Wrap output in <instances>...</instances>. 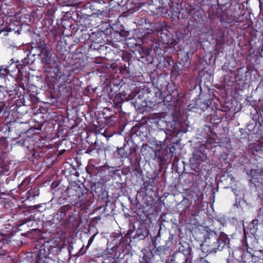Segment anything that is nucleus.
Masks as SVG:
<instances>
[{"mask_svg": "<svg viewBox=\"0 0 263 263\" xmlns=\"http://www.w3.org/2000/svg\"><path fill=\"white\" fill-rule=\"evenodd\" d=\"M38 50V55L48 77L54 78L59 83L58 91L61 95H70L75 86L78 85L79 80L74 76V70L72 68H66L63 70L60 65L51 59V54L47 44L40 41L35 46Z\"/></svg>", "mask_w": 263, "mask_h": 263, "instance_id": "nucleus-1", "label": "nucleus"}, {"mask_svg": "<svg viewBox=\"0 0 263 263\" xmlns=\"http://www.w3.org/2000/svg\"><path fill=\"white\" fill-rule=\"evenodd\" d=\"M168 10L172 13V16L178 20L188 18V26L191 29L199 27L200 21L202 17L200 11L194 6L187 5L185 8L182 7V0H169Z\"/></svg>", "mask_w": 263, "mask_h": 263, "instance_id": "nucleus-2", "label": "nucleus"}, {"mask_svg": "<svg viewBox=\"0 0 263 263\" xmlns=\"http://www.w3.org/2000/svg\"><path fill=\"white\" fill-rule=\"evenodd\" d=\"M204 241L200 245V249L204 254H214L229 247L230 238L224 232L218 235L214 230L206 228Z\"/></svg>", "mask_w": 263, "mask_h": 263, "instance_id": "nucleus-3", "label": "nucleus"}, {"mask_svg": "<svg viewBox=\"0 0 263 263\" xmlns=\"http://www.w3.org/2000/svg\"><path fill=\"white\" fill-rule=\"evenodd\" d=\"M91 179L85 181L91 191L99 195L103 193L104 184L108 181L109 176V169L105 166H95L91 165L86 169Z\"/></svg>", "mask_w": 263, "mask_h": 263, "instance_id": "nucleus-4", "label": "nucleus"}, {"mask_svg": "<svg viewBox=\"0 0 263 263\" xmlns=\"http://www.w3.org/2000/svg\"><path fill=\"white\" fill-rule=\"evenodd\" d=\"M66 192L71 203L74 204L83 202L84 207L89 206L92 202V197L95 192L91 191L84 186L74 182L67 189Z\"/></svg>", "mask_w": 263, "mask_h": 263, "instance_id": "nucleus-5", "label": "nucleus"}, {"mask_svg": "<svg viewBox=\"0 0 263 263\" xmlns=\"http://www.w3.org/2000/svg\"><path fill=\"white\" fill-rule=\"evenodd\" d=\"M100 3L97 1H94L89 5V8L93 11L91 14H87L81 10H76L74 11L70 10L67 12V14L72 20L78 23V25H86V21L92 20L93 17H99L100 15L102 16L104 12L103 8H100Z\"/></svg>", "mask_w": 263, "mask_h": 263, "instance_id": "nucleus-6", "label": "nucleus"}, {"mask_svg": "<svg viewBox=\"0 0 263 263\" xmlns=\"http://www.w3.org/2000/svg\"><path fill=\"white\" fill-rule=\"evenodd\" d=\"M171 27L165 22H157L155 23L152 29H148L147 31L141 37L142 42H146L148 39L152 38V33L156 32L158 36H160L161 41L164 44H170L172 43V35L168 29Z\"/></svg>", "mask_w": 263, "mask_h": 263, "instance_id": "nucleus-7", "label": "nucleus"}, {"mask_svg": "<svg viewBox=\"0 0 263 263\" xmlns=\"http://www.w3.org/2000/svg\"><path fill=\"white\" fill-rule=\"evenodd\" d=\"M206 149V146L204 144L195 148L193 153L192 158L190 160L192 165L199 171L201 162L206 159L207 157L205 153Z\"/></svg>", "mask_w": 263, "mask_h": 263, "instance_id": "nucleus-8", "label": "nucleus"}, {"mask_svg": "<svg viewBox=\"0 0 263 263\" xmlns=\"http://www.w3.org/2000/svg\"><path fill=\"white\" fill-rule=\"evenodd\" d=\"M71 208L72 206L67 204L61 206L58 210L57 213V220L60 225L67 227L70 224L71 219L75 218L73 214L69 215L68 216H66V212L71 210Z\"/></svg>", "mask_w": 263, "mask_h": 263, "instance_id": "nucleus-9", "label": "nucleus"}, {"mask_svg": "<svg viewBox=\"0 0 263 263\" xmlns=\"http://www.w3.org/2000/svg\"><path fill=\"white\" fill-rule=\"evenodd\" d=\"M181 250V249H180ZM192 249L188 246L186 249L179 250L173 255L172 260L176 263H192Z\"/></svg>", "mask_w": 263, "mask_h": 263, "instance_id": "nucleus-10", "label": "nucleus"}, {"mask_svg": "<svg viewBox=\"0 0 263 263\" xmlns=\"http://www.w3.org/2000/svg\"><path fill=\"white\" fill-rule=\"evenodd\" d=\"M128 35L129 32L127 31L121 30L118 32L111 28L108 29L106 30V41L109 44H114L116 42L115 40H118L117 36L127 37Z\"/></svg>", "mask_w": 263, "mask_h": 263, "instance_id": "nucleus-11", "label": "nucleus"}, {"mask_svg": "<svg viewBox=\"0 0 263 263\" xmlns=\"http://www.w3.org/2000/svg\"><path fill=\"white\" fill-rule=\"evenodd\" d=\"M240 17L233 15L232 14H229L227 13H222V15L220 18V22L221 25L225 28H229L230 27V24L233 22H240Z\"/></svg>", "mask_w": 263, "mask_h": 263, "instance_id": "nucleus-12", "label": "nucleus"}, {"mask_svg": "<svg viewBox=\"0 0 263 263\" xmlns=\"http://www.w3.org/2000/svg\"><path fill=\"white\" fill-rule=\"evenodd\" d=\"M103 34H105L103 32H92L89 36L90 41L91 42L90 47L94 46V49H99V47L104 45Z\"/></svg>", "mask_w": 263, "mask_h": 263, "instance_id": "nucleus-13", "label": "nucleus"}, {"mask_svg": "<svg viewBox=\"0 0 263 263\" xmlns=\"http://www.w3.org/2000/svg\"><path fill=\"white\" fill-rule=\"evenodd\" d=\"M220 182L223 188L228 189L232 187L235 184V179L232 175L224 173L220 177Z\"/></svg>", "mask_w": 263, "mask_h": 263, "instance_id": "nucleus-14", "label": "nucleus"}, {"mask_svg": "<svg viewBox=\"0 0 263 263\" xmlns=\"http://www.w3.org/2000/svg\"><path fill=\"white\" fill-rule=\"evenodd\" d=\"M135 233L134 235V238L138 239V240L144 239L148 233V231L146 230L145 227L142 224H140L137 229L134 228Z\"/></svg>", "mask_w": 263, "mask_h": 263, "instance_id": "nucleus-15", "label": "nucleus"}, {"mask_svg": "<svg viewBox=\"0 0 263 263\" xmlns=\"http://www.w3.org/2000/svg\"><path fill=\"white\" fill-rule=\"evenodd\" d=\"M163 100L164 102H170V105H175V103H178V102L180 101L177 90L174 91L172 93L168 94Z\"/></svg>", "mask_w": 263, "mask_h": 263, "instance_id": "nucleus-16", "label": "nucleus"}, {"mask_svg": "<svg viewBox=\"0 0 263 263\" xmlns=\"http://www.w3.org/2000/svg\"><path fill=\"white\" fill-rule=\"evenodd\" d=\"M136 58L140 61V59H145L149 54V50L145 47H140L137 50L134 52Z\"/></svg>", "mask_w": 263, "mask_h": 263, "instance_id": "nucleus-17", "label": "nucleus"}, {"mask_svg": "<svg viewBox=\"0 0 263 263\" xmlns=\"http://www.w3.org/2000/svg\"><path fill=\"white\" fill-rule=\"evenodd\" d=\"M215 36L217 37V44H223L228 37V33L222 28H218L215 33Z\"/></svg>", "mask_w": 263, "mask_h": 263, "instance_id": "nucleus-18", "label": "nucleus"}, {"mask_svg": "<svg viewBox=\"0 0 263 263\" xmlns=\"http://www.w3.org/2000/svg\"><path fill=\"white\" fill-rule=\"evenodd\" d=\"M49 250L45 245H42L40 247L39 252L37 253V258L35 261L39 259L42 260H45L47 256L49 254Z\"/></svg>", "mask_w": 263, "mask_h": 263, "instance_id": "nucleus-19", "label": "nucleus"}, {"mask_svg": "<svg viewBox=\"0 0 263 263\" xmlns=\"http://www.w3.org/2000/svg\"><path fill=\"white\" fill-rule=\"evenodd\" d=\"M99 210L102 213L103 215L105 217L111 216L114 215V210L111 204L110 205L106 204L105 206H101L99 207Z\"/></svg>", "mask_w": 263, "mask_h": 263, "instance_id": "nucleus-20", "label": "nucleus"}, {"mask_svg": "<svg viewBox=\"0 0 263 263\" xmlns=\"http://www.w3.org/2000/svg\"><path fill=\"white\" fill-rule=\"evenodd\" d=\"M11 61H12V62L9 64H7V67H6L7 68V70L9 71V72H14L16 71V70H17L18 73L21 72V65H19L18 61L15 62L13 59H11Z\"/></svg>", "mask_w": 263, "mask_h": 263, "instance_id": "nucleus-21", "label": "nucleus"}, {"mask_svg": "<svg viewBox=\"0 0 263 263\" xmlns=\"http://www.w3.org/2000/svg\"><path fill=\"white\" fill-rule=\"evenodd\" d=\"M248 244H246V249L242 248H238L234 250L232 252V255L233 257L238 261H240L242 260V257L246 249H248Z\"/></svg>", "mask_w": 263, "mask_h": 263, "instance_id": "nucleus-22", "label": "nucleus"}, {"mask_svg": "<svg viewBox=\"0 0 263 263\" xmlns=\"http://www.w3.org/2000/svg\"><path fill=\"white\" fill-rule=\"evenodd\" d=\"M131 161H136L138 160L137 148L135 146L130 147L127 151V157Z\"/></svg>", "mask_w": 263, "mask_h": 263, "instance_id": "nucleus-23", "label": "nucleus"}, {"mask_svg": "<svg viewBox=\"0 0 263 263\" xmlns=\"http://www.w3.org/2000/svg\"><path fill=\"white\" fill-rule=\"evenodd\" d=\"M111 236L114 238V241L116 240V245L121 246L122 242L124 243L126 240V243H127L128 239L125 236L123 237L122 235H121L120 232L119 233H113L111 234Z\"/></svg>", "mask_w": 263, "mask_h": 263, "instance_id": "nucleus-24", "label": "nucleus"}, {"mask_svg": "<svg viewBox=\"0 0 263 263\" xmlns=\"http://www.w3.org/2000/svg\"><path fill=\"white\" fill-rule=\"evenodd\" d=\"M262 152V146L259 144H252L250 146V153L254 156H258Z\"/></svg>", "mask_w": 263, "mask_h": 263, "instance_id": "nucleus-25", "label": "nucleus"}, {"mask_svg": "<svg viewBox=\"0 0 263 263\" xmlns=\"http://www.w3.org/2000/svg\"><path fill=\"white\" fill-rule=\"evenodd\" d=\"M140 190L144 195H148L150 193L154 192V187L147 182L144 181Z\"/></svg>", "mask_w": 263, "mask_h": 263, "instance_id": "nucleus-26", "label": "nucleus"}, {"mask_svg": "<svg viewBox=\"0 0 263 263\" xmlns=\"http://www.w3.org/2000/svg\"><path fill=\"white\" fill-rule=\"evenodd\" d=\"M177 241L174 239L173 235H170L168 239L165 242V247L167 250H173L175 249Z\"/></svg>", "mask_w": 263, "mask_h": 263, "instance_id": "nucleus-27", "label": "nucleus"}, {"mask_svg": "<svg viewBox=\"0 0 263 263\" xmlns=\"http://www.w3.org/2000/svg\"><path fill=\"white\" fill-rule=\"evenodd\" d=\"M222 80L228 85H231L232 83H234L236 81L235 74L233 71L231 70L230 74L225 75L223 77Z\"/></svg>", "mask_w": 263, "mask_h": 263, "instance_id": "nucleus-28", "label": "nucleus"}, {"mask_svg": "<svg viewBox=\"0 0 263 263\" xmlns=\"http://www.w3.org/2000/svg\"><path fill=\"white\" fill-rule=\"evenodd\" d=\"M259 224V220L258 218H255L252 220L251 224L250 226V232L252 234H256L257 230V226Z\"/></svg>", "mask_w": 263, "mask_h": 263, "instance_id": "nucleus-29", "label": "nucleus"}, {"mask_svg": "<svg viewBox=\"0 0 263 263\" xmlns=\"http://www.w3.org/2000/svg\"><path fill=\"white\" fill-rule=\"evenodd\" d=\"M251 259H252V254L247 249L242 257V260H240V261L243 263H250L251 262Z\"/></svg>", "mask_w": 263, "mask_h": 263, "instance_id": "nucleus-30", "label": "nucleus"}, {"mask_svg": "<svg viewBox=\"0 0 263 263\" xmlns=\"http://www.w3.org/2000/svg\"><path fill=\"white\" fill-rule=\"evenodd\" d=\"M8 92L4 87L0 86V102L7 100Z\"/></svg>", "mask_w": 263, "mask_h": 263, "instance_id": "nucleus-31", "label": "nucleus"}, {"mask_svg": "<svg viewBox=\"0 0 263 263\" xmlns=\"http://www.w3.org/2000/svg\"><path fill=\"white\" fill-rule=\"evenodd\" d=\"M158 180L159 176L158 175H155L151 178H148V180L145 181L154 187L157 185V183L158 182Z\"/></svg>", "mask_w": 263, "mask_h": 263, "instance_id": "nucleus-32", "label": "nucleus"}, {"mask_svg": "<svg viewBox=\"0 0 263 263\" xmlns=\"http://www.w3.org/2000/svg\"><path fill=\"white\" fill-rule=\"evenodd\" d=\"M165 149L167 153L171 154L172 156L175 153V147L174 145V142H170L169 144H167L166 146L165 147Z\"/></svg>", "mask_w": 263, "mask_h": 263, "instance_id": "nucleus-33", "label": "nucleus"}, {"mask_svg": "<svg viewBox=\"0 0 263 263\" xmlns=\"http://www.w3.org/2000/svg\"><path fill=\"white\" fill-rule=\"evenodd\" d=\"M26 194H27V199H28L31 197H35V196H38L39 195V191L38 190L33 189L28 191Z\"/></svg>", "mask_w": 263, "mask_h": 263, "instance_id": "nucleus-34", "label": "nucleus"}, {"mask_svg": "<svg viewBox=\"0 0 263 263\" xmlns=\"http://www.w3.org/2000/svg\"><path fill=\"white\" fill-rule=\"evenodd\" d=\"M132 54L128 52L124 51L122 54V59L123 61L125 62H128V65H129V62L131 60Z\"/></svg>", "mask_w": 263, "mask_h": 263, "instance_id": "nucleus-35", "label": "nucleus"}, {"mask_svg": "<svg viewBox=\"0 0 263 263\" xmlns=\"http://www.w3.org/2000/svg\"><path fill=\"white\" fill-rule=\"evenodd\" d=\"M6 67H7L6 65H4L1 66L0 78H5L9 73V71L7 70V68H6Z\"/></svg>", "mask_w": 263, "mask_h": 263, "instance_id": "nucleus-36", "label": "nucleus"}, {"mask_svg": "<svg viewBox=\"0 0 263 263\" xmlns=\"http://www.w3.org/2000/svg\"><path fill=\"white\" fill-rule=\"evenodd\" d=\"M167 250L165 246H159L156 248L155 251V253L159 256H161L165 253V251Z\"/></svg>", "mask_w": 263, "mask_h": 263, "instance_id": "nucleus-37", "label": "nucleus"}, {"mask_svg": "<svg viewBox=\"0 0 263 263\" xmlns=\"http://www.w3.org/2000/svg\"><path fill=\"white\" fill-rule=\"evenodd\" d=\"M118 120L117 117L115 116H109L106 120L107 123L110 126H114Z\"/></svg>", "mask_w": 263, "mask_h": 263, "instance_id": "nucleus-38", "label": "nucleus"}, {"mask_svg": "<svg viewBox=\"0 0 263 263\" xmlns=\"http://www.w3.org/2000/svg\"><path fill=\"white\" fill-rule=\"evenodd\" d=\"M18 64L20 65L21 70L24 69V67L28 66L30 63V60L28 58H24V59H22L21 61H18Z\"/></svg>", "mask_w": 263, "mask_h": 263, "instance_id": "nucleus-39", "label": "nucleus"}, {"mask_svg": "<svg viewBox=\"0 0 263 263\" xmlns=\"http://www.w3.org/2000/svg\"><path fill=\"white\" fill-rule=\"evenodd\" d=\"M117 151L120 158H124L127 157V151L125 150L124 147L118 148Z\"/></svg>", "mask_w": 263, "mask_h": 263, "instance_id": "nucleus-40", "label": "nucleus"}, {"mask_svg": "<svg viewBox=\"0 0 263 263\" xmlns=\"http://www.w3.org/2000/svg\"><path fill=\"white\" fill-rule=\"evenodd\" d=\"M196 199H195V202L197 203H201L203 198V194L200 190L198 191V192L196 193Z\"/></svg>", "mask_w": 263, "mask_h": 263, "instance_id": "nucleus-41", "label": "nucleus"}, {"mask_svg": "<svg viewBox=\"0 0 263 263\" xmlns=\"http://www.w3.org/2000/svg\"><path fill=\"white\" fill-rule=\"evenodd\" d=\"M216 139L214 138L208 136L206 138V144H210L212 147H215L216 145Z\"/></svg>", "mask_w": 263, "mask_h": 263, "instance_id": "nucleus-42", "label": "nucleus"}, {"mask_svg": "<svg viewBox=\"0 0 263 263\" xmlns=\"http://www.w3.org/2000/svg\"><path fill=\"white\" fill-rule=\"evenodd\" d=\"M117 261L116 260V258L114 257H112L111 255H109L107 257V258L105 259L104 261H103L102 263H117Z\"/></svg>", "mask_w": 263, "mask_h": 263, "instance_id": "nucleus-43", "label": "nucleus"}, {"mask_svg": "<svg viewBox=\"0 0 263 263\" xmlns=\"http://www.w3.org/2000/svg\"><path fill=\"white\" fill-rule=\"evenodd\" d=\"M251 261L253 263H263V258H261L257 256L252 255Z\"/></svg>", "mask_w": 263, "mask_h": 263, "instance_id": "nucleus-44", "label": "nucleus"}, {"mask_svg": "<svg viewBox=\"0 0 263 263\" xmlns=\"http://www.w3.org/2000/svg\"><path fill=\"white\" fill-rule=\"evenodd\" d=\"M122 97H123V95L121 93H119L116 95L113 101H117V102H120L121 103H123L124 101L123 100Z\"/></svg>", "mask_w": 263, "mask_h": 263, "instance_id": "nucleus-45", "label": "nucleus"}, {"mask_svg": "<svg viewBox=\"0 0 263 263\" xmlns=\"http://www.w3.org/2000/svg\"><path fill=\"white\" fill-rule=\"evenodd\" d=\"M120 70L122 73H126L129 74L130 72L126 64L120 66Z\"/></svg>", "mask_w": 263, "mask_h": 263, "instance_id": "nucleus-46", "label": "nucleus"}, {"mask_svg": "<svg viewBox=\"0 0 263 263\" xmlns=\"http://www.w3.org/2000/svg\"><path fill=\"white\" fill-rule=\"evenodd\" d=\"M17 143L20 145L29 148V145L28 144V142L26 140H25L23 139H22L20 141H18Z\"/></svg>", "mask_w": 263, "mask_h": 263, "instance_id": "nucleus-47", "label": "nucleus"}, {"mask_svg": "<svg viewBox=\"0 0 263 263\" xmlns=\"http://www.w3.org/2000/svg\"><path fill=\"white\" fill-rule=\"evenodd\" d=\"M29 98L32 104L37 102V98L35 95L32 94L29 95Z\"/></svg>", "mask_w": 263, "mask_h": 263, "instance_id": "nucleus-48", "label": "nucleus"}, {"mask_svg": "<svg viewBox=\"0 0 263 263\" xmlns=\"http://www.w3.org/2000/svg\"><path fill=\"white\" fill-rule=\"evenodd\" d=\"M83 248H84V245L83 247L79 250V251L74 254L73 256H76L77 257H78L82 255H83L85 253V252L83 251Z\"/></svg>", "mask_w": 263, "mask_h": 263, "instance_id": "nucleus-49", "label": "nucleus"}, {"mask_svg": "<svg viewBox=\"0 0 263 263\" xmlns=\"http://www.w3.org/2000/svg\"><path fill=\"white\" fill-rule=\"evenodd\" d=\"M97 234V233H96V234L92 235L90 237V238L89 239L88 241V243H87V247H86L87 248H88L91 245V243H92V242L94 240L95 237L96 236Z\"/></svg>", "mask_w": 263, "mask_h": 263, "instance_id": "nucleus-50", "label": "nucleus"}, {"mask_svg": "<svg viewBox=\"0 0 263 263\" xmlns=\"http://www.w3.org/2000/svg\"><path fill=\"white\" fill-rule=\"evenodd\" d=\"M114 107L117 109H121V106L122 104L123 103L120 102H117V101H113Z\"/></svg>", "mask_w": 263, "mask_h": 263, "instance_id": "nucleus-51", "label": "nucleus"}, {"mask_svg": "<svg viewBox=\"0 0 263 263\" xmlns=\"http://www.w3.org/2000/svg\"><path fill=\"white\" fill-rule=\"evenodd\" d=\"M136 130H137V128L133 127V128L131 129V131H130V134H135L137 135V133H136Z\"/></svg>", "mask_w": 263, "mask_h": 263, "instance_id": "nucleus-52", "label": "nucleus"}, {"mask_svg": "<svg viewBox=\"0 0 263 263\" xmlns=\"http://www.w3.org/2000/svg\"><path fill=\"white\" fill-rule=\"evenodd\" d=\"M93 150V148H92L91 147H89L88 148H87L86 149V153L87 154H90Z\"/></svg>", "mask_w": 263, "mask_h": 263, "instance_id": "nucleus-53", "label": "nucleus"}, {"mask_svg": "<svg viewBox=\"0 0 263 263\" xmlns=\"http://www.w3.org/2000/svg\"><path fill=\"white\" fill-rule=\"evenodd\" d=\"M35 263H46L45 260H39L37 261H35Z\"/></svg>", "mask_w": 263, "mask_h": 263, "instance_id": "nucleus-54", "label": "nucleus"}, {"mask_svg": "<svg viewBox=\"0 0 263 263\" xmlns=\"http://www.w3.org/2000/svg\"><path fill=\"white\" fill-rule=\"evenodd\" d=\"M227 263H238L232 260H228Z\"/></svg>", "mask_w": 263, "mask_h": 263, "instance_id": "nucleus-55", "label": "nucleus"}, {"mask_svg": "<svg viewBox=\"0 0 263 263\" xmlns=\"http://www.w3.org/2000/svg\"><path fill=\"white\" fill-rule=\"evenodd\" d=\"M29 233V232H28V233H22L21 235H23V236H26L27 234H28Z\"/></svg>", "mask_w": 263, "mask_h": 263, "instance_id": "nucleus-56", "label": "nucleus"}, {"mask_svg": "<svg viewBox=\"0 0 263 263\" xmlns=\"http://www.w3.org/2000/svg\"><path fill=\"white\" fill-rule=\"evenodd\" d=\"M65 151H65V149H64V150H63V151H62V152L60 154V155L63 154V153H64V152H65Z\"/></svg>", "mask_w": 263, "mask_h": 263, "instance_id": "nucleus-57", "label": "nucleus"}, {"mask_svg": "<svg viewBox=\"0 0 263 263\" xmlns=\"http://www.w3.org/2000/svg\"><path fill=\"white\" fill-rule=\"evenodd\" d=\"M57 191H59V189H58V190H56L55 191V193H54V195L55 194V193H56Z\"/></svg>", "mask_w": 263, "mask_h": 263, "instance_id": "nucleus-58", "label": "nucleus"}, {"mask_svg": "<svg viewBox=\"0 0 263 263\" xmlns=\"http://www.w3.org/2000/svg\"><path fill=\"white\" fill-rule=\"evenodd\" d=\"M185 37L184 34H182V36H180V37L183 39Z\"/></svg>", "mask_w": 263, "mask_h": 263, "instance_id": "nucleus-59", "label": "nucleus"}, {"mask_svg": "<svg viewBox=\"0 0 263 263\" xmlns=\"http://www.w3.org/2000/svg\"><path fill=\"white\" fill-rule=\"evenodd\" d=\"M25 103H26V102H25V100L24 99V101H23V104H24V105H26Z\"/></svg>", "mask_w": 263, "mask_h": 263, "instance_id": "nucleus-60", "label": "nucleus"}, {"mask_svg": "<svg viewBox=\"0 0 263 263\" xmlns=\"http://www.w3.org/2000/svg\"><path fill=\"white\" fill-rule=\"evenodd\" d=\"M17 108V105H16L15 107L13 108V109H15Z\"/></svg>", "mask_w": 263, "mask_h": 263, "instance_id": "nucleus-61", "label": "nucleus"}, {"mask_svg": "<svg viewBox=\"0 0 263 263\" xmlns=\"http://www.w3.org/2000/svg\"><path fill=\"white\" fill-rule=\"evenodd\" d=\"M2 32H3V31L1 29H0V34Z\"/></svg>", "mask_w": 263, "mask_h": 263, "instance_id": "nucleus-62", "label": "nucleus"}, {"mask_svg": "<svg viewBox=\"0 0 263 263\" xmlns=\"http://www.w3.org/2000/svg\"><path fill=\"white\" fill-rule=\"evenodd\" d=\"M62 194H63V192H61V196H62Z\"/></svg>", "mask_w": 263, "mask_h": 263, "instance_id": "nucleus-63", "label": "nucleus"}, {"mask_svg": "<svg viewBox=\"0 0 263 263\" xmlns=\"http://www.w3.org/2000/svg\"><path fill=\"white\" fill-rule=\"evenodd\" d=\"M144 263H148V262H144Z\"/></svg>", "mask_w": 263, "mask_h": 263, "instance_id": "nucleus-64", "label": "nucleus"}]
</instances>
